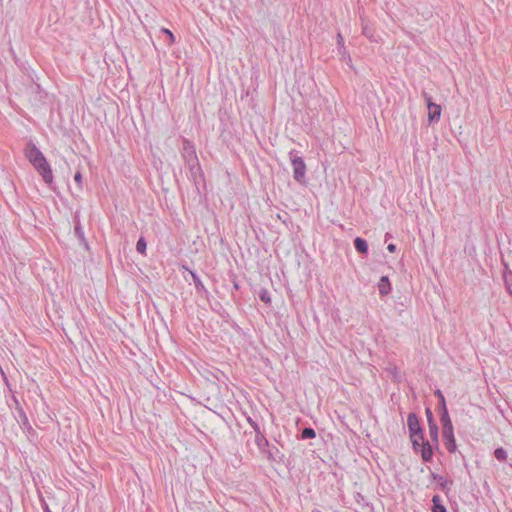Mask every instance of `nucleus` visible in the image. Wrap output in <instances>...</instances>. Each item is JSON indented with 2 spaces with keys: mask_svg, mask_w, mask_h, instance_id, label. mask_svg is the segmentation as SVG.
<instances>
[{
  "mask_svg": "<svg viewBox=\"0 0 512 512\" xmlns=\"http://www.w3.org/2000/svg\"><path fill=\"white\" fill-rule=\"evenodd\" d=\"M181 154H182V158H183L185 164L187 165L192 177L194 179H196L197 176L201 175V166H200L197 154H196L194 144L191 141L185 139L183 141Z\"/></svg>",
  "mask_w": 512,
  "mask_h": 512,
  "instance_id": "nucleus-1",
  "label": "nucleus"
},
{
  "mask_svg": "<svg viewBox=\"0 0 512 512\" xmlns=\"http://www.w3.org/2000/svg\"><path fill=\"white\" fill-rule=\"evenodd\" d=\"M288 155L293 169L294 180L299 184H305L307 168L303 157L300 156L299 152L295 149L289 151Z\"/></svg>",
  "mask_w": 512,
  "mask_h": 512,
  "instance_id": "nucleus-2",
  "label": "nucleus"
},
{
  "mask_svg": "<svg viewBox=\"0 0 512 512\" xmlns=\"http://www.w3.org/2000/svg\"><path fill=\"white\" fill-rule=\"evenodd\" d=\"M410 439L415 451H420L422 459L427 462L431 460L433 451L430 443L424 440L423 433L412 434L410 435Z\"/></svg>",
  "mask_w": 512,
  "mask_h": 512,
  "instance_id": "nucleus-3",
  "label": "nucleus"
},
{
  "mask_svg": "<svg viewBox=\"0 0 512 512\" xmlns=\"http://www.w3.org/2000/svg\"><path fill=\"white\" fill-rule=\"evenodd\" d=\"M26 158L29 160V162L33 165V167H36L40 163L46 160L43 153L40 151V149L33 143L29 142L24 150Z\"/></svg>",
  "mask_w": 512,
  "mask_h": 512,
  "instance_id": "nucleus-4",
  "label": "nucleus"
},
{
  "mask_svg": "<svg viewBox=\"0 0 512 512\" xmlns=\"http://www.w3.org/2000/svg\"><path fill=\"white\" fill-rule=\"evenodd\" d=\"M442 406L441 424H442V438L445 444H448V410L446 408V401L444 395L437 391Z\"/></svg>",
  "mask_w": 512,
  "mask_h": 512,
  "instance_id": "nucleus-5",
  "label": "nucleus"
},
{
  "mask_svg": "<svg viewBox=\"0 0 512 512\" xmlns=\"http://www.w3.org/2000/svg\"><path fill=\"white\" fill-rule=\"evenodd\" d=\"M16 404H17V408H16V410H17V417H16V420L19 423L20 427L22 428L23 431H27V432L34 431L32 425L29 422V419H28V416H27L26 412L23 410V408L21 406H19L18 402H16Z\"/></svg>",
  "mask_w": 512,
  "mask_h": 512,
  "instance_id": "nucleus-6",
  "label": "nucleus"
},
{
  "mask_svg": "<svg viewBox=\"0 0 512 512\" xmlns=\"http://www.w3.org/2000/svg\"><path fill=\"white\" fill-rule=\"evenodd\" d=\"M37 172L41 175L43 181L47 184H51L53 182V173L51 166L47 162V160L43 161L36 167H34Z\"/></svg>",
  "mask_w": 512,
  "mask_h": 512,
  "instance_id": "nucleus-7",
  "label": "nucleus"
},
{
  "mask_svg": "<svg viewBox=\"0 0 512 512\" xmlns=\"http://www.w3.org/2000/svg\"><path fill=\"white\" fill-rule=\"evenodd\" d=\"M407 425L409 429V434H419L423 433L419 418L414 413H410L407 418Z\"/></svg>",
  "mask_w": 512,
  "mask_h": 512,
  "instance_id": "nucleus-8",
  "label": "nucleus"
},
{
  "mask_svg": "<svg viewBox=\"0 0 512 512\" xmlns=\"http://www.w3.org/2000/svg\"><path fill=\"white\" fill-rule=\"evenodd\" d=\"M254 441L261 453H265L270 448V443L263 432L256 434Z\"/></svg>",
  "mask_w": 512,
  "mask_h": 512,
  "instance_id": "nucleus-9",
  "label": "nucleus"
},
{
  "mask_svg": "<svg viewBox=\"0 0 512 512\" xmlns=\"http://www.w3.org/2000/svg\"><path fill=\"white\" fill-rule=\"evenodd\" d=\"M441 107L437 104L428 103V116L430 122L437 121L440 118Z\"/></svg>",
  "mask_w": 512,
  "mask_h": 512,
  "instance_id": "nucleus-10",
  "label": "nucleus"
},
{
  "mask_svg": "<svg viewBox=\"0 0 512 512\" xmlns=\"http://www.w3.org/2000/svg\"><path fill=\"white\" fill-rule=\"evenodd\" d=\"M354 247L358 253L363 255L368 254V243L365 239L361 237H356L354 239Z\"/></svg>",
  "mask_w": 512,
  "mask_h": 512,
  "instance_id": "nucleus-11",
  "label": "nucleus"
},
{
  "mask_svg": "<svg viewBox=\"0 0 512 512\" xmlns=\"http://www.w3.org/2000/svg\"><path fill=\"white\" fill-rule=\"evenodd\" d=\"M190 274H191L196 291L198 293L208 294V290L205 288V286H204L203 282L201 281L200 277L198 276V274L194 271H190Z\"/></svg>",
  "mask_w": 512,
  "mask_h": 512,
  "instance_id": "nucleus-12",
  "label": "nucleus"
},
{
  "mask_svg": "<svg viewBox=\"0 0 512 512\" xmlns=\"http://www.w3.org/2000/svg\"><path fill=\"white\" fill-rule=\"evenodd\" d=\"M267 456V459L269 461H281L283 455L280 453L279 449L277 447H273L272 449H267V451L264 453Z\"/></svg>",
  "mask_w": 512,
  "mask_h": 512,
  "instance_id": "nucleus-13",
  "label": "nucleus"
},
{
  "mask_svg": "<svg viewBox=\"0 0 512 512\" xmlns=\"http://www.w3.org/2000/svg\"><path fill=\"white\" fill-rule=\"evenodd\" d=\"M432 502V512H447L446 507L442 504V500L439 495H434L432 498Z\"/></svg>",
  "mask_w": 512,
  "mask_h": 512,
  "instance_id": "nucleus-14",
  "label": "nucleus"
},
{
  "mask_svg": "<svg viewBox=\"0 0 512 512\" xmlns=\"http://www.w3.org/2000/svg\"><path fill=\"white\" fill-rule=\"evenodd\" d=\"M362 34L371 42H376L374 29L362 20Z\"/></svg>",
  "mask_w": 512,
  "mask_h": 512,
  "instance_id": "nucleus-15",
  "label": "nucleus"
},
{
  "mask_svg": "<svg viewBox=\"0 0 512 512\" xmlns=\"http://www.w3.org/2000/svg\"><path fill=\"white\" fill-rule=\"evenodd\" d=\"M337 50L338 53L341 54L343 57H346L348 55V52L345 47L344 38L341 33H337Z\"/></svg>",
  "mask_w": 512,
  "mask_h": 512,
  "instance_id": "nucleus-16",
  "label": "nucleus"
},
{
  "mask_svg": "<svg viewBox=\"0 0 512 512\" xmlns=\"http://www.w3.org/2000/svg\"><path fill=\"white\" fill-rule=\"evenodd\" d=\"M391 290L390 283L387 276H382L379 283V292L382 295H386Z\"/></svg>",
  "mask_w": 512,
  "mask_h": 512,
  "instance_id": "nucleus-17",
  "label": "nucleus"
},
{
  "mask_svg": "<svg viewBox=\"0 0 512 512\" xmlns=\"http://www.w3.org/2000/svg\"><path fill=\"white\" fill-rule=\"evenodd\" d=\"M74 233L76 235V237L83 243L86 244V241H85V234H84V231H83V228L80 224V221H77L75 223V227H74Z\"/></svg>",
  "mask_w": 512,
  "mask_h": 512,
  "instance_id": "nucleus-18",
  "label": "nucleus"
},
{
  "mask_svg": "<svg viewBox=\"0 0 512 512\" xmlns=\"http://www.w3.org/2000/svg\"><path fill=\"white\" fill-rule=\"evenodd\" d=\"M316 437V432L312 427H305L301 432V439H313Z\"/></svg>",
  "mask_w": 512,
  "mask_h": 512,
  "instance_id": "nucleus-19",
  "label": "nucleus"
},
{
  "mask_svg": "<svg viewBox=\"0 0 512 512\" xmlns=\"http://www.w3.org/2000/svg\"><path fill=\"white\" fill-rule=\"evenodd\" d=\"M147 243L144 237H140L136 243V251L142 255H145Z\"/></svg>",
  "mask_w": 512,
  "mask_h": 512,
  "instance_id": "nucleus-20",
  "label": "nucleus"
},
{
  "mask_svg": "<svg viewBox=\"0 0 512 512\" xmlns=\"http://www.w3.org/2000/svg\"><path fill=\"white\" fill-rule=\"evenodd\" d=\"M258 296H259V299L266 304H269L271 302L270 293L267 289H261L259 291Z\"/></svg>",
  "mask_w": 512,
  "mask_h": 512,
  "instance_id": "nucleus-21",
  "label": "nucleus"
},
{
  "mask_svg": "<svg viewBox=\"0 0 512 512\" xmlns=\"http://www.w3.org/2000/svg\"><path fill=\"white\" fill-rule=\"evenodd\" d=\"M160 31H161V33L166 35V37H167V45L171 46L175 42L174 34L169 29H167V28H162Z\"/></svg>",
  "mask_w": 512,
  "mask_h": 512,
  "instance_id": "nucleus-22",
  "label": "nucleus"
},
{
  "mask_svg": "<svg viewBox=\"0 0 512 512\" xmlns=\"http://www.w3.org/2000/svg\"><path fill=\"white\" fill-rule=\"evenodd\" d=\"M429 434L432 441H438V426L437 424L429 425Z\"/></svg>",
  "mask_w": 512,
  "mask_h": 512,
  "instance_id": "nucleus-23",
  "label": "nucleus"
},
{
  "mask_svg": "<svg viewBox=\"0 0 512 512\" xmlns=\"http://www.w3.org/2000/svg\"><path fill=\"white\" fill-rule=\"evenodd\" d=\"M247 422L249 423V425L253 428L254 432H255V435L258 434V433H261L263 432L261 429H260V426L258 425V423L256 421H254L250 416L247 417Z\"/></svg>",
  "mask_w": 512,
  "mask_h": 512,
  "instance_id": "nucleus-24",
  "label": "nucleus"
},
{
  "mask_svg": "<svg viewBox=\"0 0 512 512\" xmlns=\"http://www.w3.org/2000/svg\"><path fill=\"white\" fill-rule=\"evenodd\" d=\"M433 478L438 481L440 487L444 490L448 481L443 476H439L437 474H432Z\"/></svg>",
  "mask_w": 512,
  "mask_h": 512,
  "instance_id": "nucleus-25",
  "label": "nucleus"
},
{
  "mask_svg": "<svg viewBox=\"0 0 512 512\" xmlns=\"http://www.w3.org/2000/svg\"><path fill=\"white\" fill-rule=\"evenodd\" d=\"M494 454H495V457L500 461H504L507 456L505 450L502 448L496 449Z\"/></svg>",
  "mask_w": 512,
  "mask_h": 512,
  "instance_id": "nucleus-26",
  "label": "nucleus"
},
{
  "mask_svg": "<svg viewBox=\"0 0 512 512\" xmlns=\"http://www.w3.org/2000/svg\"><path fill=\"white\" fill-rule=\"evenodd\" d=\"M426 417H427V421H428V426L436 424V422L434 421V418H433V413L430 408H426Z\"/></svg>",
  "mask_w": 512,
  "mask_h": 512,
  "instance_id": "nucleus-27",
  "label": "nucleus"
},
{
  "mask_svg": "<svg viewBox=\"0 0 512 512\" xmlns=\"http://www.w3.org/2000/svg\"><path fill=\"white\" fill-rule=\"evenodd\" d=\"M74 181L77 183L78 187H82V174L81 172H76L74 175Z\"/></svg>",
  "mask_w": 512,
  "mask_h": 512,
  "instance_id": "nucleus-28",
  "label": "nucleus"
},
{
  "mask_svg": "<svg viewBox=\"0 0 512 512\" xmlns=\"http://www.w3.org/2000/svg\"><path fill=\"white\" fill-rule=\"evenodd\" d=\"M506 283H507V288H508L510 294L512 295V277L507 278Z\"/></svg>",
  "mask_w": 512,
  "mask_h": 512,
  "instance_id": "nucleus-29",
  "label": "nucleus"
},
{
  "mask_svg": "<svg viewBox=\"0 0 512 512\" xmlns=\"http://www.w3.org/2000/svg\"><path fill=\"white\" fill-rule=\"evenodd\" d=\"M387 250L390 252V253H394L396 251V245L393 244V243H390L388 244L387 246Z\"/></svg>",
  "mask_w": 512,
  "mask_h": 512,
  "instance_id": "nucleus-30",
  "label": "nucleus"
},
{
  "mask_svg": "<svg viewBox=\"0 0 512 512\" xmlns=\"http://www.w3.org/2000/svg\"><path fill=\"white\" fill-rule=\"evenodd\" d=\"M45 512H50V510L48 509V507H46Z\"/></svg>",
  "mask_w": 512,
  "mask_h": 512,
  "instance_id": "nucleus-31",
  "label": "nucleus"
}]
</instances>
